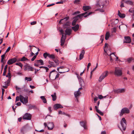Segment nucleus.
<instances>
[{
  "label": "nucleus",
  "instance_id": "f8f14e48",
  "mask_svg": "<svg viewBox=\"0 0 134 134\" xmlns=\"http://www.w3.org/2000/svg\"><path fill=\"white\" fill-rule=\"evenodd\" d=\"M54 127V125L53 122H49L48 123V129L49 130H51L53 129Z\"/></svg>",
  "mask_w": 134,
  "mask_h": 134
},
{
  "label": "nucleus",
  "instance_id": "e433bc0d",
  "mask_svg": "<svg viewBox=\"0 0 134 134\" xmlns=\"http://www.w3.org/2000/svg\"><path fill=\"white\" fill-rule=\"evenodd\" d=\"M58 113L59 114H64L65 115L67 116H69V115L67 114H66L64 112H63L62 111L60 110L58 112Z\"/></svg>",
  "mask_w": 134,
  "mask_h": 134
},
{
  "label": "nucleus",
  "instance_id": "f704fd0d",
  "mask_svg": "<svg viewBox=\"0 0 134 134\" xmlns=\"http://www.w3.org/2000/svg\"><path fill=\"white\" fill-rule=\"evenodd\" d=\"M11 73H10V71L9 70V72H8V75L6 76V77H8V78L9 79L8 80H10V79H11Z\"/></svg>",
  "mask_w": 134,
  "mask_h": 134
},
{
  "label": "nucleus",
  "instance_id": "412c9836",
  "mask_svg": "<svg viewBox=\"0 0 134 134\" xmlns=\"http://www.w3.org/2000/svg\"><path fill=\"white\" fill-rule=\"evenodd\" d=\"M71 30L70 29H67L65 31V35H70L71 33Z\"/></svg>",
  "mask_w": 134,
  "mask_h": 134
},
{
  "label": "nucleus",
  "instance_id": "f257e3e1",
  "mask_svg": "<svg viewBox=\"0 0 134 134\" xmlns=\"http://www.w3.org/2000/svg\"><path fill=\"white\" fill-rule=\"evenodd\" d=\"M92 13V12H90L88 13H87V12H86L83 13L78 15L74 17V20H73L75 21L76 22V21L78 20V17L80 18L81 17L84 16L85 18H86L88 16L90 15Z\"/></svg>",
  "mask_w": 134,
  "mask_h": 134
},
{
  "label": "nucleus",
  "instance_id": "37998d69",
  "mask_svg": "<svg viewBox=\"0 0 134 134\" xmlns=\"http://www.w3.org/2000/svg\"><path fill=\"white\" fill-rule=\"evenodd\" d=\"M15 64L16 65L19 66H20V67H21V68H22V67L23 66V65L21 63H16Z\"/></svg>",
  "mask_w": 134,
  "mask_h": 134
},
{
  "label": "nucleus",
  "instance_id": "774afa93",
  "mask_svg": "<svg viewBox=\"0 0 134 134\" xmlns=\"http://www.w3.org/2000/svg\"><path fill=\"white\" fill-rule=\"evenodd\" d=\"M59 74L58 73L56 76L55 78L54 79H55L56 78H58L59 77Z\"/></svg>",
  "mask_w": 134,
  "mask_h": 134
},
{
  "label": "nucleus",
  "instance_id": "9b49d317",
  "mask_svg": "<svg viewBox=\"0 0 134 134\" xmlns=\"http://www.w3.org/2000/svg\"><path fill=\"white\" fill-rule=\"evenodd\" d=\"M114 92L117 93H122L124 92L125 91V89L124 88L119 89L115 90Z\"/></svg>",
  "mask_w": 134,
  "mask_h": 134
},
{
  "label": "nucleus",
  "instance_id": "473e14b6",
  "mask_svg": "<svg viewBox=\"0 0 134 134\" xmlns=\"http://www.w3.org/2000/svg\"><path fill=\"white\" fill-rule=\"evenodd\" d=\"M110 36V34L109 32H107L106 33L105 36V38L106 40H107L109 38Z\"/></svg>",
  "mask_w": 134,
  "mask_h": 134
},
{
  "label": "nucleus",
  "instance_id": "f3484780",
  "mask_svg": "<svg viewBox=\"0 0 134 134\" xmlns=\"http://www.w3.org/2000/svg\"><path fill=\"white\" fill-rule=\"evenodd\" d=\"M54 108L55 110H56L58 108H62L63 107L60 104H55L54 106Z\"/></svg>",
  "mask_w": 134,
  "mask_h": 134
},
{
  "label": "nucleus",
  "instance_id": "bb28decb",
  "mask_svg": "<svg viewBox=\"0 0 134 134\" xmlns=\"http://www.w3.org/2000/svg\"><path fill=\"white\" fill-rule=\"evenodd\" d=\"M118 15L121 18H123L125 17V14H124L121 13L119 10L118 11Z\"/></svg>",
  "mask_w": 134,
  "mask_h": 134
},
{
  "label": "nucleus",
  "instance_id": "7c9ffc66",
  "mask_svg": "<svg viewBox=\"0 0 134 134\" xmlns=\"http://www.w3.org/2000/svg\"><path fill=\"white\" fill-rule=\"evenodd\" d=\"M41 98V99L42 100V101H43V102L44 103H47V100L44 97V96H41L40 97Z\"/></svg>",
  "mask_w": 134,
  "mask_h": 134
},
{
  "label": "nucleus",
  "instance_id": "603ef678",
  "mask_svg": "<svg viewBox=\"0 0 134 134\" xmlns=\"http://www.w3.org/2000/svg\"><path fill=\"white\" fill-rule=\"evenodd\" d=\"M80 12L79 11H77L75 12L73 14V15H75V14H80Z\"/></svg>",
  "mask_w": 134,
  "mask_h": 134
},
{
  "label": "nucleus",
  "instance_id": "b1692460",
  "mask_svg": "<svg viewBox=\"0 0 134 134\" xmlns=\"http://www.w3.org/2000/svg\"><path fill=\"white\" fill-rule=\"evenodd\" d=\"M91 7L88 6H84L83 7V10L85 11H86L91 9Z\"/></svg>",
  "mask_w": 134,
  "mask_h": 134
},
{
  "label": "nucleus",
  "instance_id": "6e6552de",
  "mask_svg": "<svg viewBox=\"0 0 134 134\" xmlns=\"http://www.w3.org/2000/svg\"><path fill=\"white\" fill-rule=\"evenodd\" d=\"M29 128L28 125H26L23 127L21 129V132L22 133L24 134L28 130Z\"/></svg>",
  "mask_w": 134,
  "mask_h": 134
},
{
  "label": "nucleus",
  "instance_id": "5701e85b",
  "mask_svg": "<svg viewBox=\"0 0 134 134\" xmlns=\"http://www.w3.org/2000/svg\"><path fill=\"white\" fill-rule=\"evenodd\" d=\"M107 55H108V54ZM112 55H113V56L114 57L115 56L116 57V61L118 59V57L116 56H115V55L114 54V53H112L110 54L109 55L110 56V60L111 61H112L113 60H112V58H113L112 57L113 56H112Z\"/></svg>",
  "mask_w": 134,
  "mask_h": 134
},
{
  "label": "nucleus",
  "instance_id": "cd10ccee",
  "mask_svg": "<svg viewBox=\"0 0 134 134\" xmlns=\"http://www.w3.org/2000/svg\"><path fill=\"white\" fill-rule=\"evenodd\" d=\"M79 27V25L77 24L75 25L74 27H72V29L73 30L75 31H77L78 30Z\"/></svg>",
  "mask_w": 134,
  "mask_h": 134
},
{
  "label": "nucleus",
  "instance_id": "338daca9",
  "mask_svg": "<svg viewBox=\"0 0 134 134\" xmlns=\"http://www.w3.org/2000/svg\"><path fill=\"white\" fill-rule=\"evenodd\" d=\"M21 104V103L20 102H18L16 104V105L18 106H20Z\"/></svg>",
  "mask_w": 134,
  "mask_h": 134
},
{
  "label": "nucleus",
  "instance_id": "20e7f679",
  "mask_svg": "<svg viewBox=\"0 0 134 134\" xmlns=\"http://www.w3.org/2000/svg\"><path fill=\"white\" fill-rule=\"evenodd\" d=\"M114 74L117 76H121L122 74V69L118 68L116 67L115 68Z\"/></svg>",
  "mask_w": 134,
  "mask_h": 134
},
{
  "label": "nucleus",
  "instance_id": "f03ea898",
  "mask_svg": "<svg viewBox=\"0 0 134 134\" xmlns=\"http://www.w3.org/2000/svg\"><path fill=\"white\" fill-rule=\"evenodd\" d=\"M20 101L24 104H26L28 102V97H24L21 95H20Z\"/></svg>",
  "mask_w": 134,
  "mask_h": 134
},
{
  "label": "nucleus",
  "instance_id": "c03bdc74",
  "mask_svg": "<svg viewBox=\"0 0 134 134\" xmlns=\"http://www.w3.org/2000/svg\"><path fill=\"white\" fill-rule=\"evenodd\" d=\"M25 80H27L28 81H31L32 79L30 77H26L25 78Z\"/></svg>",
  "mask_w": 134,
  "mask_h": 134
},
{
  "label": "nucleus",
  "instance_id": "2f4dec72",
  "mask_svg": "<svg viewBox=\"0 0 134 134\" xmlns=\"http://www.w3.org/2000/svg\"><path fill=\"white\" fill-rule=\"evenodd\" d=\"M48 57L50 58L53 59H54L55 58V56L54 54H50L49 53Z\"/></svg>",
  "mask_w": 134,
  "mask_h": 134
},
{
  "label": "nucleus",
  "instance_id": "72a5a7b5",
  "mask_svg": "<svg viewBox=\"0 0 134 134\" xmlns=\"http://www.w3.org/2000/svg\"><path fill=\"white\" fill-rule=\"evenodd\" d=\"M29 46L30 47V50L31 52V56H32L33 55L35 54V53H33L32 52V48H31V47H35V48L36 47L34 46H31V45H30Z\"/></svg>",
  "mask_w": 134,
  "mask_h": 134
},
{
  "label": "nucleus",
  "instance_id": "c9c22d12",
  "mask_svg": "<svg viewBox=\"0 0 134 134\" xmlns=\"http://www.w3.org/2000/svg\"><path fill=\"white\" fill-rule=\"evenodd\" d=\"M48 63L52 67H55L56 66V65L54 64V63L53 62L49 61L48 62Z\"/></svg>",
  "mask_w": 134,
  "mask_h": 134
},
{
  "label": "nucleus",
  "instance_id": "dca6fc26",
  "mask_svg": "<svg viewBox=\"0 0 134 134\" xmlns=\"http://www.w3.org/2000/svg\"><path fill=\"white\" fill-rule=\"evenodd\" d=\"M65 37L63 35H62V37L60 40L61 45L62 46L64 44L65 40Z\"/></svg>",
  "mask_w": 134,
  "mask_h": 134
},
{
  "label": "nucleus",
  "instance_id": "a18cd8bd",
  "mask_svg": "<svg viewBox=\"0 0 134 134\" xmlns=\"http://www.w3.org/2000/svg\"><path fill=\"white\" fill-rule=\"evenodd\" d=\"M54 61L55 63V65H56V66L59 64V62L58 60H54Z\"/></svg>",
  "mask_w": 134,
  "mask_h": 134
},
{
  "label": "nucleus",
  "instance_id": "1a4fd4ad",
  "mask_svg": "<svg viewBox=\"0 0 134 134\" xmlns=\"http://www.w3.org/2000/svg\"><path fill=\"white\" fill-rule=\"evenodd\" d=\"M31 115L28 113H26L23 116V119L30 120L31 119Z\"/></svg>",
  "mask_w": 134,
  "mask_h": 134
},
{
  "label": "nucleus",
  "instance_id": "69168bd1",
  "mask_svg": "<svg viewBox=\"0 0 134 134\" xmlns=\"http://www.w3.org/2000/svg\"><path fill=\"white\" fill-rule=\"evenodd\" d=\"M48 109L50 112H51L52 111L51 107H48Z\"/></svg>",
  "mask_w": 134,
  "mask_h": 134
},
{
  "label": "nucleus",
  "instance_id": "4c0bfd02",
  "mask_svg": "<svg viewBox=\"0 0 134 134\" xmlns=\"http://www.w3.org/2000/svg\"><path fill=\"white\" fill-rule=\"evenodd\" d=\"M132 61H134V59L132 58H129L127 60V61L129 63H131Z\"/></svg>",
  "mask_w": 134,
  "mask_h": 134
},
{
  "label": "nucleus",
  "instance_id": "0eeeda50",
  "mask_svg": "<svg viewBox=\"0 0 134 134\" xmlns=\"http://www.w3.org/2000/svg\"><path fill=\"white\" fill-rule=\"evenodd\" d=\"M44 64L43 61L42 59L36 60L34 64V65L36 67H38L40 65Z\"/></svg>",
  "mask_w": 134,
  "mask_h": 134
},
{
  "label": "nucleus",
  "instance_id": "2eb2a0df",
  "mask_svg": "<svg viewBox=\"0 0 134 134\" xmlns=\"http://www.w3.org/2000/svg\"><path fill=\"white\" fill-rule=\"evenodd\" d=\"M37 49H38V51L36 53H35V54L36 55H34L33 57L31 59V60L32 61H33L35 60L36 57V55H37L38 53V52L40 51V50L38 48L35 47V48L34 49V51H36Z\"/></svg>",
  "mask_w": 134,
  "mask_h": 134
},
{
  "label": "nucleus",
  "instance_id": "bf43d9fd",
  "mask_svg": "<svg viewBox=\"0 0 134 134\" xmlns=\"http://www.w3.org/2000/svg\"><path fill=\"white\" fill-rule=\"evenodd\" d=\"M55 4L54 3H52L51 4L48 5H47V7H49L51 6H53V5H54Z\"/></svg>",
  "mask_w": 134,
  "mask_h": 134
},
{
  "label": "nucleus",
  "instance_id": "c85d7f7f",
  "mask_svg": "<svg viewBox=\"0 0 134 134\" xmlns=\"http://www.w3.org/2000/svg\"><path fill=\"white\" fill-rule=\"evenodd\" d=\"M81 92L80 91H77L75 92L74 93V94L76 98H77V97L80 95L81 94Z\"/></svg>",
  "mask_w": 134,
  "mask_h": 134
},
{
  "label": "nucleus",
  "instance_id": "8fccbe9b",
  "mask_svg": "<svg viewBox=\"0 0 134 134\" xmlns=\"http://www.w3.org/2000/svg\"><path fill=\"white\" fill-rule=\"evenodd\" d=\"M116 28L115 27H114L112 30V32H115L116 31Z\"/></svg>",
  "mask_w": 134,
  "mask_h": 134
},
{
  "label": "nucleus",
  "instance_id": "864d4df0",
  "mask_svg": "<svg viewBox=\"0 0 134 134\" xmlns=\"http://www.w3.org/2000/svg\"><path fill=\"white\" fill-rule=\"evenodd\" d=\"M55 71V70H53L49 74V77L50 79H51V74L52 73V72H54Z\"/></svg>",
  "mask_w": 134,
  "mask_h": 134
},
{
  "label": "nucleus",
  "instance_id": "a211bd4d",
  "mask_svg": "<svg viewBox=\"0 0 134 134\" xmlns=\"http://www.w3.org/2000/svg\"><path fill=\"white\" fill-rule=\"evenodd\" d=\"M123 2L127 4L132 5L133 4V2L130 0H123Z\"/></svg>",
  "mask_w": 134,
  "mask_h": 134
},
{
  "label": "nucleus",
  "instance_id": "393cba45",
  "mask_svg": "<svg viewBox=\"0 0 134 134\" xmlns=\"http://www.w3.org/2000/svg\"><path fill=\"white\" fill-rule=\"evenodd\" d=\"M10 80H8L7 82H5V86H3V87L4 88H6L7 87V86H8Z\"/></svg>",
  "mask_w": 134,
  "mask_h": 134
},
{
  "label": "nucleus",
  "instance_id": "e2e57ef3",
  "mask_svg": "<svg viewBox=\"0 0 134 134\" xmlns=\"http://www.w3.org/2000/svg\"><path fill=\"white\" fill-rule=\"evenodd\" d=\"M60 32L62 34V35H64V31L63 29H61L60 30Z\"/></svg>",
  "mask_w": 134,
  "mask_h": 134
},
{
  "label": "nucleus",
  "instance_id": "6e6d98bb",
  "mask_svg": "<svg viewBox=\"0 0 134 134\" xmlns=\"http://www.w3.org/2000/svg\"><path fill=\"white\" fill-rule=\"evenodd\" d=\"M91 63H88V65H87V70H88L89 69V67L90 66H91Z\"/></svg>",
  "mask_w": 134,
  "mask_h": 134
},
{
  "label": "nucleus",
  "instance_id": "0e129e2a",
  "mask_svg": "<svg viewBox=\"0 0 134 134\" xmlns=\"http://www.w3.org/2000/svg\"><path fill=\"white\" fill-rule=\"evenodd\" d=\"M98 99V98L97 97H95L94 98V101L95 102Z\"/></svg>",
  "mask_w": 134,
  "mask_h": 134
},
{
  "label": "nucleus",
  "instance_id": "4d7b16f0",
  "mask_svg": "<svg viewBox=\"0 0 134 134\" xmlns=\"http://www.w3.org/2000/svg\"><path fill=\"white\" fill-rule=\"evenodd\" d=\"M10 48H11V47H9L8 48H7V50H6L5 53H6V52H8L9 51L10 49Z\"/></svg>",
  "mask_w": 134,
  "mask_h": 134
},
{
  "label": "nucleus",
  "instance_id": "de8ad7c7",
  "mask_svg": "<svg viewBox=\"0 0 134 134\" xmlns=\"http://www.w3.org/2000/svg\"><path fill=\"white\" fill-rule=\"evenodd\" d=\"M43 68L46 70V72H47L49 70V68L47 67L43 66Z\"/></svg>",
  "mask_w": 134,
  "mask_h": 134
},
{
  "label": "nucleus",
  "instance_id": "13d9d810",
  "mask_svg": "<svg viewBox=\"0 0 134 134\" xmlns=\"http://www.w3.org/2000/svg\"><path fill=\"white\" fill-rule=\"evenodd\" d=\"M36 21H34L33 22H32L31 23V24L32 25H34L36 24Z\"/></svg>",
  "mask_w": 134,
  "mask_h": 134
},
{
  "label": "nucleus",
  "instance_id": "6ab92c4d",
  "mask_svg": "<svg viewBox=\"0 0 134 134\" xmlns=\"http://www.w3.org/2000/svg\"><path fill=\"white\" fill-rule=\"evenodd\" d=\"M85 53V51L84 50H82L79 56V59L81 60L82 59L83 57V56Z\"/></svg>",
  "mask_w": 134,
  "mask_h": 134
},
{
  "label": "nucleus",
  "instance_id": "49530a36",
  "mask_svg": "<svg viewBox=\"0 0 134 134\" xmlns=\"http://www.w3.org/2000/svg\"><path fill=\"white\" fill-rule=\"evenodd\" d=\"M20 100V95L19 96H17L16 98V102L18 101L19 100Z\"/></svg>",
  "mask_w": 134,
  "mask_h": 134
},
{
  "label": "nucleus",
  "instance_id": "39448f33",
  "mask_svg": "<svg viewBox=\"0 0 134 134\" xmlns=\"http://www.w3.org/2000/svg\"><path fill=\"white\" fill-rule=\"evenodd\" d=\"M130 112L129 109L127 108H122L121 111L120 113V116H122L124 114H128Z\"/></svg>",
  "mask_w": 134,
  "mask_h": 134
},
{
  "label": "nucleus",
  "instance_id": "680f3d73",
  "mask_svg": "<svg viewBox=\"0 0 134 134\" xmlns=\"http://www.w3.org/2000/svg\"><path fill=\"white\" fill-rule=\"evenodd\" d=\"M63 1H60V2H57L56 3V4H63Z\"/></svg>",
  "mask_w": 134,
  "mask_h": 134
},
{
  "label": "nucleus",
  "instance_id": "58836bf2",
  "mask_svg": "<svg viewBox=\"0 0 134 134\" xmlns=\"http://www.w3.org/2000/svg\"><path fill=\"white\" fill-rule=\"evenodd\" d=\"M28 59L25 57H23L21 59L20 61H24L28 60Z\"/></svg>",
  "mask_w": 134,
  "mask_h": 134
},
{
  "label": "nucleus",
  "instance_id": "a878e982",
  "mask_svg": "<svg viewBox=\"0 0 134 134\" xmlns=\"http://www.w3.org/2000/svg\"><path fill=\"white\" fill-rule=\"evenodd\" d=\"M5 53L4 54L2 55L1 56V62H2L3 63V64H4L6 62L4 60V59L5 56Z\"/></svg>",
  "mask_w": 134,
  "mask_h": 134
},
{
  "label": "nucleus",
  "instance_id": "4be33fe9",
  "mask_svg": "<svg viewBox=\"0 0 134 134\" xmlns=\"http://www.w3.org/2000/svg\"><path fill=\"white\" fill-rule=\"evenodd\" d=\"M69 19L68 17H66L63 19H61L59 22V24L64 23L65 21Z\"/></svg>",
  "mask_w": 134,
  "mask_h": 134
},
{
  "label": "nucleus",
  "instance_id": "423d86ee",
  "mask_svg": "<svg viewBox=\"0 0 134 134\" xmlns=\"http://www.w3.org/2000/svg\"><path fill=\"white\" fill-rule=\"evenodd\" d=\"M108 73V72L107 71L103 72L100 77L98 80L99 81V82H101L103 79L107 76Z\"/></svg>",
  "mask_w": 134,
  "mask_h": 134
},
{
  "label": "nucleus",
  "instance_id": "5fc2aeb1",
  "mask_svg": "<svg viewBox=\"0 0 134 134\" xmlns=\"http://www.w3.org/2000/svg\"><path fill=\"white\" fill-rule=\"evenodd\" d=\"M104 37V35H102L101 36V38H100V40L102 41H101L102 43L103 42V40Z\"/></svg>",
  "mask_w": 134,
  "mask_h": 134
},
{
  "label": "nucleus",
  "instance_id": "ea45409f",
  "mask_svg": "<svg viewBox=\"0 0 134 134\" xmlns=\"http://www.w3.org/2000/svg\"><path fill=\"white\" fill-rule=\"evenodd\" d=\"M9 0H1V4L3 3H5L8 2Z\"/></svg>",
  "mask_w": 134,
  "mask_h": 134
},
{
  "label": "nucleus",
  "instance_id": "ddd939ff",
  "mask_svg": "<svg viewBox=\"0 0 134 134\" xmlns=\"http://www.w3.org/2000/svg\"><path fill=\"white\" fill-rule=\"evenodd\" d=\"M124 40V43H129L131 41V39L129 36L125 37Z\"/></svg>",
  "mask_w": 134,
  "mask_h": 134
},
{
  "label": "nucleus",
  "instance_id": "7ed1b4c3",
  "mask_svg": "<svg viewBox=\"0 0 134 134\" xmlns=\"http://www.w3.org/2000/svg\"><path fill=\"white\" fill-rule=\"evenodd\" d=\"M126 121L125 118H123L121 121V124L122 128V129L125 130L126 126Z\"/></svg>",
  "mask_w": 134,
  "mask_h": 134
},
{
  "label": "nucleus",
  "instance_id": "052dcab7",
  "mask_svg": "<svg viewBox=\"0 0 134 134\" xmlns=\"http://www.w3.org/2000/svg\"><path fill=\"white\" fill-rule=\"evenodd\" d=\"M76 22L75 21L73 20L72 23V25L73 26H75V25Z\"/></svg>",
  "mask_w": 134,
  "mask_h": 134
},
{
  "label": "nucleus",
  "instance_id": "4468645a",
  "mask_svg": "<svg viewBox=\"0 0 134 134\" xmlns=\"http://www.w3.org/2000/svg\"><path fill=\"white\" fill-rule=\"evenodd\" d=\"M16 60L15 58H13L9 60L7 62V63L8 65H11L15 62Z\"/></svg>",
  "mask_w": 134,
  "mask_h": 134
},
{
  "label": "nucleus",
  "instance_id": "c756f323",
  "mask_svg": "<svg viewBox=\"0 0 134 134\" xmlns=\"http://www.w3.org/2000/svg\"><path fill=\"white\" fill-rule=\"evenodd\" d=\"M51 96L52 98V100L53 101H54L57 98L56 93H54L53 95H51Z\"/></svg>",
  "mask_w": 134,
  "mask_h": 134
},
{
  "label": "nucleus",
  "instance_id": "09e8293b",
  "mask_svg": "<svg viewBox=\"0 0 134 134\" xmlns=\"http://www.w3.org/2000/svg\"><path fill=\"white\" fill-rule=\"evenodd\" d=\"M106 96L104 97H103L101 95H100L98 96L99 98L100 99H102L103 98H105Z\"/></svg>",
  "mask_w": 134,
  "mask_h": 134
},
{
  "label": "nucleus",
  "instance_id": "3c124183",
  "mask_svg": "<svg viewBox=\"0 0 134 134\" xmlns=\"http://www.w3.org/2000/svg\"><path fill=\"white\" fill-rule=\"evenodd\" d=\"M80 1V0H75L74 1V3L76 4H78L79 2Z\"/></svg>",
  "mask_w": 134,
  "mask_h": 134
},
{
  "label": "nucleus",
  "instance_id": "a19ab883",
  "mask_svg": "<svg viewBox=\"0 0 134 134\" xmlns=\"http://www.w3.org/2000/svg\"><path fill=\"white\" fill-rule=\"evenodd\" d=\"M49 53H45L43 54V55L44 58L46 59L47 57H48Z\"/></svg>",
  "mask_w": 134,
  "mask_h": 134
},
{
  "label": "nucleus",
  "instance_id": "9d476101",
  "mask_svg": "<svg viewBox=\"0 0 134 134\" xmlns=\"http://www.w3.org/2000/svg\"><path fill=\"white\" fill-rule=\"evenodd\" d=\"M24 70L26 71L28 70L33 71H34V68L33 67L28 65H26L25 66Z\"/></svg>",
  "mask_w": 134,
  "mask_h": 134
},
{
  "label": "nucleus",
  "instance_id": "79ce46f5",
  "mask_svg": "<svg viewBox=\"0 0 134 134\" xmlns=\"http://www.w3.org/2000/svg\"><path fill=\"white\" fill-rule=\"evenodd\" d=\"M97 112L99 113L101 115L103 116L104 115L103 113L99 110H97Z\"/></svg>",
  "mask_w": 134,
  "mask_h": 134
},
{
  "label": "nucleus",
  "instance_id": "aec40b11",
  "mask_svg": "<svg viewBox=\"0 0 134 134\" xmlns=\"http://www.w3.org/2000/svg\"><path fill=\"white\" fill-rule=\"evenodd\" d=\"M80 124L81 126L83 127L84 129H86L87 127L86 126V123L85 122L81 121L80 122Z\"/></svg>",
  "mask_w": 134,
  "mask_h": 134
}]
</instances>
